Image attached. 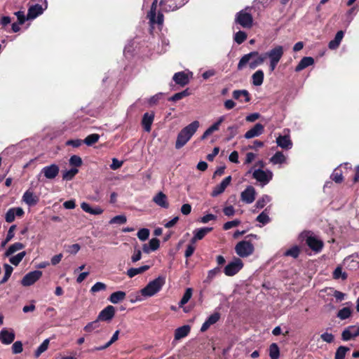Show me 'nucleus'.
Here are the masks:
<instances>
[{"label":"nucleus","instance_id":"f257e3e1","mask_svg":"<svg viewBox=\"0 0 359 359\" xmlns=\"http://www.w3.org/2000/svg\"><path fill=\"white\" fill-rule=\"evenodd\" d=\"M199 126V121H194L183 128L177 134L175 148L177 149L182 148L196 133Z\"/></svg>","mask_w":359,"mask_h":359},{"label":"nucleus","instance_id":"f03ea898","mask_svg":"<svg viewBox=\"0 0 359 359\" xmlns=\"http://www.w3.org/2000/svg\"><path fill=\"white\" fill-rule=\"evenodd\" d=\"M266 59L265 55H260L257 51H252L244 55L239 60L238 69L242 70L248 64L250 69H255L257 66L262 65Z\"/></svg>","mask_w":359,"mask_h":359},{"label":"nucleus","instance_id":"7ed1b4c3","mask_svg":"<svg viewBox=\"0 0 359 359\" xmlns=\"http://www.w3.org/2000/svg\"><path fill=\"white\" fill-rule=\"evenodd\" d=\"M165 283L164 276H158L156 279L150 281L144 288L140 290L142 296L150 297L158 293Z\"/></svg>","mask_w":359,"mask_h":359},{"label":"nucleus","instance_id":"20e7f679","mask_svg":"<svg viewBox=\"0 0 359 359\" xmlns=\"http://www.w3.org/2000/svg\"><path fill=\"white\" fill-rule=\"evenodd\" d=\"M283 55V48L281 46H276L265 54V57H268L270 60L269 67L271 72L275 69Z\"/></svg>","mask_w":359,"mask_h":359},{"label":"nucleus","instance_id":"39448f33","mask_svg":"<svg viewBox=\"0 0 359 359\" xmlns=\"http://www.w3.org/2000/svg\"><path fill=\"white\" fill-rule=\"evenodd\" d=\"M235 251L239 257H247L253 253L254 246L250 241H242L236 244Z\"/></svg>","mask_w":359,"mask_h":359},{"label":"nucleus","instance_id":"423d86ee","mask_svg":"<svg viewBox=\"0 0 359 359\" xmlns=\"http://www.w3.org/2000/svg\"><path fill=\"white\" fill-rule=\"evenodd\" d=\"M235 22L244 28H250L253 24V18L252 15L248 13L246 10H242L237 13Z\"/></svg>","mask_w":359,"mask_h":359},{"label":"nucleus","instance_id":"0eeeda50","mask_svg":"<svg viewBox=\"0 0 359 359\" xmlns=\"http://www.w3.org/2000/svg\"><path fill=\"white\" fill-rule=\"evenodd\" d=\"M304 235L306 237V244L312 250L316 252L321 251L323 247V242L320 239L312 234H310L309 232L302 233L301 236H303Z\"/></svg>","mask_w":359,"mask_h":359},{"label":"nucleus","instance_id":"6e6552de","mask_svg":"<svg viewBox=\"0 0 359 359\" xmlns=\"http://www.w3.org/2000/svg\"><path fill=\"white\" fill-rule=\"evenodd\" d=\"M243 266L242 260L239 258H234L229 262L224 269V272L227 276H232L236 274Z\"/></svg>","mask_w":359,"mask_h":359},{"label":"nucleus","instance_id":"1a4fd4ad","mask_svg":"<svg viewBox=\"0 0 359 359\" xmlns=\"http://www.w3.org/2000/svg\"><path fill=\"white\" fill-rule=\"evenodd\" d=\"M157 8V0H154L151 4V10L147 14L151 25L158 24L162 25L163 23V15L159 13L156 18V11Z\"/></svg>","mask_w":359,"mask_h":359},{"label":"nucleus","instance_id":"9d476101","mask_svg":"<svg viewBox=\"0 0 359 359\" xmlns=\"http://www.w3.org/2000/svg\"><path fill=\"white\" fill-rule=\"evenodd\" d=\"M42 276V271L36 270L27 273L21 280L23 286L27 287L35 283Z\"/></svg>","mask_w":359,"mask_h":359},{"label":"nucleus","instance_id":"9b49d317","mask_svg":"<svg viewBox=\"0 0 359 359\" xmlns=\"http://www.w3.org/2000/svg\"><path fill=\"white\" fill-rule=\"evenodd\" d=\"M252 176L258 182L262 183L263 185H265L272 179L273 173L270 170L257 169L253 172Z\"/></svg>","mask_w":359,"mask_h":359},{"label":"nucleus","instance_id":"f8f14e48","mask_svg":"<svg viewBox=\"0 0 359 359\" xmlns=\"http://www.w3.org/2000/svg\"><path fill=\"white\" fill-rule=\"evenodd\" d=\"M357 337H359V326L357 325H350L341 333V339L344 341H348Z\"/></svg>","mask_w":359,"mask_h":359},{"label":"nucleus","instance_id":"ddd939ff","mask_svg":"<svg viewBox=\"0 0 359 359\" xmlns=\"http://www.w3.org/2000/svg\"><path fill=\"white\" fill-rule=\"evenodd\" d=\"M192 72H180L174 74L172 79L178 85L184 86L189 83L190 78L192 77Z\"/></svg>","mask_w":359,"mask_h":359},{"label":"nucleus","instance_id":"4468645a","mask_svg":"<svg viewBox=\"0 0 359 359\" xmlns=\"http://www.w3.org/2000/svg\"><path fill=\"white\" fill-rule=\"evenodd\" d=\"M256 196V191L253 187L248 186L247 188L241 192V198L242 201L245 203L250 204L255 199Z\"/></svg>","mask_w":359,"mask_h":359},{"label":"nucleus","instance_id":"2eb2a0df","mask_svg":"<svg viewBox=\"0 0 359 359\" xmlns=\"http://www.w3.org/2000/svg\"><path fill=\"white\" fill-rule=\"evenodd\" d=\"M115 315V308L109 305L99 313L97 318L100 321H110Z\"/></svg>","mask_w":359,"mask_h":359},{"label":"nucleus","instance_id":"dca6fc26","mask_svg":"<svg viewBox=\"0 0 359 359\" xmlns=\"http://www.w3.org/2000/svg\"><path fill=\"white\" fill-rule=\"evenodd\" d=\"M60 171L59 166L56 164H51L48 166H45L41 170V173L44 175L46 178L48 180H53L58 175Z\"/></svg>","mask_w":359,"mask_h":359},{"label":"nucleus","instance_id":"f3484780","mask_svg":"<svg viewBox=\"0 0 359 359\" xmlns=\"http://www.w3.org/2000/svg\"><path fill=\"white\" fill-rule=\"evenodd\" d=\"M24 215V210L22 208H10L5 215V219L7 222L11 223L15 220V216L21 217Z\"/></svg>","mask_w":359,"mask_h":359},{"label":"nucleus","instance_id":"a211bd4d","mask_svg":"<svg viewBox=\"0 0 359 359\" xmlns=\"http://www.w3.org/2000/svg\"><path fill=\"white\" fill-rule=\"evenodd\" d=\"M231 176H228V177H225L219 184L217 185L214 188V189L212 190V192L211 194V196L215 197V196H217L222 194L224 191V190L226 189V188L229 185V184L231 183Z\"/></svg>","mask_w":359,"mask_h":359},{"label":"nucleus","instance_id":"6ab92c4d","mask_svg":"<svg viewBox=\"0 0 359 359\" xmlns=\"http://www.w3.org/2000/svg\"><path fill=\"white\" fill-rule=\"evenodd\" d=\"M264 126L261 123H256L253 128L248 130L245 134L246 139H251L261 135L264 132Z\"/></svg>","mask_w":359,"mask_h":359},{"label":"nucleus","instance_id":"aec40b11","mask_svg":"<svg viewBox=\"0 0 359 359\" xmlns=\"http://www.w3.org/2000/svg\"><path fill=\"white\" fill-rule=\"evenodd\" d=\"M153 201L161 208L167 209L169 207L168 198L162 191H159L154 196Z\"/></svg>","mask_w":359,"mask_h":359},{"label":"nucleus","instance_id":"412c9836","mask_svg":"<svg viewBox=\"0 0 359 359\" xmlns=\"http://www.w3.org/2000/svg\"><path fill=\"white\" fill-rule=\"evenodd\" d=\"M276 144L283 149H290L292 147V142L289 135H279L276 138Z\"/></svg>","mask_w":359,"mask_h":359},{"label":"nucleus","instance_id":"4be33fe9","mask_svg":"<svg viewBox=\"0 0 359 359\" xmlns=\"http://www.w3.org/2000/svg\"><path fill=\"white\" fill-rule=\"evenodd\" d=\"M212 230L211 227H203L194 231V236L191 239V243H195L197 241L203 239L206 234Z\"/></svg>","mask_w":359,"mask_h":359},{"label":"nucleus","instance_id":"5701e85b","mask_svg":"<svg viewBox=\"0 0 359 359\" xmlns=\"http://www.w3.org/2000/svg\"><path fill=\"white\" fill-rule=\"evenodd\" d=\"M220 318V314L218 312H215L210 315L208 319L204 322L201 327L202 332H205L212 325L216 323Z\"/></svg>","mask_w":359,"mask_h":359},{"label":"nucleus","instance_id":"b1692460","mask_svg":"<svg viewBox=\"0 0 359 359\" xmlns=\"http://www.w3.org/2000/svg\"><path fill=\"white\" fill-rule=\"evenodd\" d=\"M15 339V334L4 328L0 332V340L4 344H10Z\"/></svg>","mask_w":359,"mask_h":359},{"label":"nucleus","instance_id":"393cba45","mask_svg":"<svg viewBox=\"0 0 359 359\" xmlns=\"http://www.w3.org/2000/svg\"><path fill=\"white\" fill-rule=\"evenodd\" d=\"M22 201L29 206H34L38 203L39 197L32 191L27 190L22 196Z\"/></svg>","mask_w":359,"mask_h":359},{"label":"nucleus","instance_id":"a878e982","mask_svg":"<svg viewBox=\"0 0 359 359\" xmlns=\"http://www.w3.org/2000/svg\"><path fill=\"white\" fill-rule=\"evenodd\" d=\"M43 9L42 6L39 4H35L30 6L28 9L27 19L32 20L36 18L39 15L42 14Z\"/></svg>","mask_w":359,"mask_h":359},{"label":"nucleus","instance_id":"bb28decb","mask_svg":"<svg viewBox=\"0 0 359 359\" xmlns=\"http://www.w3.org/2000/svg\"><path fill=\"white\" fill-rule=\"evenodd\" d=\"M154 112H151V113L147 112L144 114L142 120V125L145 131H147V132L151 131V124L154 121Z\"/></svg>","mask_w":359,"mask_h":359},{"label":"nucleus","instance_id":"cd10ccee","mask_svg":"<svg viewBox=\"0 0 359 359\" xmlns=\"http://www.w3.org/2000/svg\"><path fill=\"white\" fill-rule=\"evenodd\" d=\"M81 208L84 212L93 215H100L103 212V210L101 208L98 206L92 208L88 203L86 202H83L81 204Z\"/></svg>","mask_w":359,"mask_h":359},{"label":"nucleus","instance_id":"c85d7f7f","mask_svg":"<svg viewBox=\"0 0 359 359\" xmlns=\"http://www.w3.org/2000/svg\"><path fill=\"white\" fill-rule=\"evenodd\" d=\"M233 97L236 100H240L243 102L241 99L243 97V101L245 102H248L250 100V96L248 90H236L233 92Z\"/></svg>","mask_w":359,"mask_h":359},{"label":"nucleus","instance_id":"c756f323","mask_svg":"<svg viewBox=\"0 0 359 359\" xmlns=\"http://www.w3.org/2000/svg\"><path fill=\"white\" fill-rule=\"evenodd\" d=\"M314 63V60L311 57H304L295 68L296 72H300Z\"/></svg>","mask_w":359,"mask_h":359},{"label":"nucleus","instance_id":"7c9ffc66","mask_svg":"<svg viewBox=\"0 0 359 359\" xmlns=\"http://www.w3.org/2000/svg\"><path fill=\"white\" fill-rule=\"evenodd\" d=\"M264 72L261 69L256 71L252 75V84L255 86H260L264 81Z\"/></svg>","mask_w":359,"mask_h":359},{"label":"nucleus","instance_id":"2f4dec72","mask_svg":"<svg viewBox=\"0 0 359 359\" xmlns=\"http://www.w3.org/2000/svg\"><path fill=\"white\" fill-rule=\"evenodd\" d=\"M344 37V32L339 31L335 35V37L333 40L330 41L328 47L330 49L334 50L337 48Z\"/></svg>","mask_w":359,"mask_h":359},{"label":"nucleus","instance_id":"473e14b6","mask_svg":"<svg viewBox=\"0 0 359 359\" xmlns=\"http://www.w3.org/2000/svg\"><path fill=\"white\" fill-rule=\"evenodd\" d=\"M190 332V327L189 325H184L178 327L175 332V339L179 340L188 335Z\"/></svg>","mask_w":359,"mask_h":359},{"label":"nucleus","instance_id":"72a5a7b5","mask_svg":"<svg viewBox=\"0 0 359 359\" xmlns=\"http://www.w3.org/2000/svg\"><path fill=\"white\" fill-rule=\"evenodd\" d=\"M149 269V266L144 265L139 268H130L127 271V276L129 278H133L134 276L141 274Z\"/></svg>","mask_w":359,"mask_h":359},{"label":"nucleus","instance_id":"f704fd0d","mask_svg":"<svg viewBox=\"0 0 359 359\" xmlns=\"http://www.w3.org/2000/svg\"><path fill=\"white\" fill-rule=\"evenodd\" d=\"M286 156L281 151H277L271 158L270 162L273 165L286 163Z\"/></svg>","mask_w":359,"mask_h":359},{"label":"nucleus","instance_id":"c9c22d12","mask_svg":"<svg viewBox=\"0 0 359 359\" xmlns=\"http://www.w3.org/2000/svg\"><path fill=\"white\" fill-rule=\"evenodd\" d=\"M126 294L123 291H117L111 294L109 300L112 304H117L126 298Z\"/></svg>","mask_w":359,"mask_h":359},{"label":"nucleus","instance_id":"e433bc0d","mask_svg":"<svg viewBox=\"0 0 359 359\" xmlns=\"http://www.w3.org/2000/svg\"><path fill=\"white\" fill-rule=\"evenodd\" d=\"M118 334H119V331L116 330L114 333V334L111 337V339L107 344H105L104 345H103L102 346L95 347L93 349H91L90 351L93 352V351H102V350L107 348L108 347H109L113 343H114L118 339Z\"/></svg>","mask_w":359,"mask_h":359},{"label":"nucleus","instance_id":"4c0bfd02","mask_svg":"<svg viewBox=\"0 0 359 359\" xmlns=\"http://www.w3.org/2000/svg\"><path fill=\"white\" fill-rule=\"evenodd\" d=\"M25 248V245L21 243H15L10 245V247L7 249L5 252V255L6 257H9L14 254L15 252Z\"/></svg>","mask_w":359,"mask_h":359},{"label":"nucleus","instance_id":"58836bf2","mask_svg":"<svg viewBox=\"0 0 359 359\" xmlns=\"http://www.w3.org/2000/svg\"><path fill=\"white\" fill-rule=\"evenodd\" d=\"M160 5L162 6V9L165 12H170L175 11L178 8V7L173 3L172 1L170 2L161 1Z\"/></svg>","mask_w":359,"mask_h":359},{"label":"nucleus","instance_id":"ea45409f","mask_svg":"<svg viewBox=\"0 0 359 359\" xmlns=\"http://www.w3.org/2000/svg\"><path fill=\"white\" fill-rule=\"evenodd\" d=\"M193 290L191 288H187L185 292L179 302V306L182 307L184 304H186L192 297Z\"/></svg>","mask_w":359,"mask_h":359},{"label":"nucleus","instance_id":"a19ab883","mask_svg":"<svg viewBox=\"0 0 359 359\" xmlns=\"http://www.w3.org/2000/svg\"><path fill=\"white\" fill-rule=\"evenodd\" d=\"M280 355V350L278 345L273 343L269 346V356L271 359H278Z\"/></svg>","mask_w":359,"mask_h":359},{"label":"nucleus","instance_id":"79ce46f5","mask_svg":"<svg viewBox=\"0 0 359 359\" xmlns=\"http://www.w3.org/2000/svg\"><path fill=\"white\" fill-rule=\"evenodd\" d=\"M4 270H5V273H4V277L2 278V279L0 281L1 284H4V283H6L8 281V280L11 277V273H12V272L13 271V267L11 266H10L9 264H5L4 265Z\"/></svg>","mask_w":359,"mask_h":359},{"label":"nucleus","instance_id":"37998d69","mask_svg":"<svg viewBox=\"0 0 359 359\" xmlns=\"http://www.w3.org/2000/svg\"><path fill=\"white\" fill-rule=\"evenodd\" d=\"M100 139V135L98 134H91L88 135L83 140V143L88 146H91L93 144L98 142Z\"/></svg>","mask_w":359,"mask_h":359},{"label":"nucleus","instance_id":"c03bdc74","mask_svg":"<svg viewBox=\"0 0 359 359\" xmlns=\"http://www.w3.org/2000/svg\"><path fill=\"white\" fill-rule=\"evenodd\" d=\"M78 172L79 170L77 168H72L69 170H65L62 173V178L64 180L67 181L72 180Z\"/></svg>","mask_w":359,"mask_h":359},{"label":"nucleus","instance_id":"a18cd8bd","mask_svg":"<svg viewBox=\"0 0 359 359\" xmlns=\"http://www.w3.org/2000/svg\"><path fill=\"white\" fill-rule=\"evenodd\" d=\"M352 311L348 307H344L338 311L337 317L341 320L347 319L351 316Z\"/></svg>","mask_w":359,"mask_h":359},{"label":"nucleus","instance_id":"49530a36","mask_svg":"<svg viewBox=\"0 0 359 359\" xmlns=\"http://www.w3.org/2000/svg\"><path fill=\"white\" fill-rule=\"evenodd\" d=\"M271 200V198L268 195H264L256 202L255 206L257 208H263Z\"/></svg>","mask_w":359,"mask_h":359},{"label":"nucleus","instance_id":"de8ad7c7","mask_svg":"<svg viewBox=\"0 0 359 359\" xmlns=\"http://www.w3.org/2000/svg\"><path fill=\"white\" fill-rule=\"evenodd\" d=\"M25 255H26V252L22 251L21 252H19L18 255L10 257L9 261L12 264H13L15 266H18L20 263V262L22 260V259L25 257Z\"/></svg>","mask_w":359,"mask_h":359},{"label":"nucleus","instance_id":"09e8293b","mask_svg":"<svg viewBox=\"0 0 359 359\" xmlns=\"http://www.w3.org/2000/svg\"><path fill=\"white\" fill-rule=\"evenodd\" d=\"M350 349L348 347L341 346H339L335 353V359H344L345 355Z\"/></svg>","mask_w":359,"mask_h":359},{"label":"nucleus","instance_id":"8fccbe9b","mask_svg":"<svg viewBox=\"0 0 359 359\" xmlns=\"http://www.w3.org/2000/svg\"><path fill=\"white\" fill-rule=\"evenodd\" d=\"M48 344H49V339H45L42 342V344L38 347V348L36 350V351L34 353L35 357L38 358V357H39V355L41 353L45 352L48 349Z\"/></svg>","mask_w":359,"mask_h":359},{"label":"nucleus","instance_id":"3c124183","mask_svg":"<svg viewBox=\"0 0 359 359\" xmlns=\"http://www.w3.org/2000/svg\"><path fill=\"white\" fill-rule=\"evenodd\" d=\"M299 248L297 245H294L290 249L286 250L284 253V255L287 257H292L293 258H297L299 255Z\"/></svg>","mask_w":359,"mask_h":359},{"label":"nucleus","instance_id":"603ef678","mask_svg":"<svg viewBox=\"0 0 359 359\" xmlns=\"http://www.w3.org/2000/svg\"><path fill=\"white\" fill-rule=\"evenodd\" d=\"M333 278L346 280L347 278V274L346 272L342 271L341 266H337L333 272Z\"/></svg>","mask_w":359,"mask_h":359},{"label":"nucleus","instance_id":"864d4df0","mask_svg":"<svg viewBox=\"0 0 359 359\" xmlns=\"http://www.w3.org/2000/svg\"><path fill=\"white\" fill-rule=\"evenodd\" d=\"M100 327V320L97 318L95 320L88 323L83 328L87 332H91Z\"/></svg>","mask_w":359,"mask_h":359},{"label":"nucleus","instance_id":"5fc2aeb1","mask_svg":"<svg viewBox=\"0 0 359 359\" xmlns=\"http://www.w3.org/2000/svg\"><path fill=\"white\" fill-rule=\"evenodd\" d=\"M220 272V269L218 267H216L213 269H211L208 272V275H207V277L205 278V280H204L205 283H210L212 279L217 275L219 274Z\"/></svg>","mask_w":359,"mask_h":359},{"label":"nucleus","instance_id":"6e6d98bb","mask_svg":"<svg viewBox=\"0 0 359 359\" xmlns=\"http://www.w3.org/2000/svg\"><path fill=\"white\" fill-rule=\"evenodd\" d=\"M127 222V218L124 215H120L114 217L109 221V224H123Z\"/></svg>","mask_w":359,"mask_h":359},{"label":"nucleus","instance_id":"4d7b16f0","mask_svg":"<svg viewBox=\"0 0 359 359\" xmlns=\"http://www.w3.org/2000/svg\"><path fill=\"white\" fill-rule=\"evenodd\" d=\"M267 209H265L262 213L257 217V221L262 224H268L270 222V218L266 212Z\"/></svg>","mask_w":359,"mask_h":359},{"label":"nucleus","instance_id":"13d9d810","mask_svg":"<svg viewBox=\"0 0 359 359\" xmlns=\"http://www.w3.org/2000/svg\"><path fill=\"white\" fill-rule=\"evenodd\" d=\"M247 39V34L245 32L238 31L234 35V41L238 43L241 44L244 42Z\"/></svg>","mask_w":359,"mask_h":359},{"label":"nucleus","instance_id":"bf43d9fd","mask_svg":"<svg viewBox=\"0 0 359 359\" xmlns=\"http://www.w3.org/2000/svg\"><path fill=\"white\" fill-rule=\"evenodd\" d=\"M107 288V285L102 282H97L94 284L90 288V292L96 293L100 291L105 290Z\"/></svg>","mask_w":359,"mask_h":359},{"label":"nucleus","instance_id":"052dcab7","mask_svg":"<svg viewBox=\"0 0 359 359\" xmlns=\"http://www.w3.org/2000/svg\"><path fill=\"white\" fill-rule=\"evenodd\" d=\"M149 230L146 228L141 229L138 231L137 236L140 241H144L149 236Z\"/></svg>","mask_w":359,"mask_h":359},{"label":"nucleus","instance_id":"680f3d73","mask_svg":"<svg viewBox=\"0 0 359 359\" xmlns=\"http://www.w3.org/2000/svg\"><path fill=\"white\" fill-rule=\"evenodd\" d=\"M189 95V93L187 90H183L180 93H175L173 95L169 100L173 102L181 100Z\"/></svg>","mask_w":359,"mask_h":359},{"label":"nucleus","instance_id":"e2e57ef3","mask_svg":"<svg viewBox=\"0 0 359 359\" xmlns=\"http://www.w3.org/2000/svg\"><path fill=\"white\" fill-rule=\"evenodd\" d=\"M331 178L337 183H340L343 180L341 171L339 170H334L331 175Z\"/></svg>","mask_w":359,"mask_h":359},{"label":"nucleus","instance_id":"0e129e2a","mask_svg":"<svg viewBox=\"0 0 359 359\" xmlns=\"http://www.w3.org/2000/svg\"><path fill=\"white\" fill-rule=\"evenodd\" d=\"M142 258V252L140 248L135 247L133 255L131 256V261L135 263L140 260Z\"/></svg>","mask_w":359,"mask_h":359},{"label":"nucleus","instance_id":"69168bd1","mask_svg":"<svg viewBox=\"0 0 359 359\" xmlns=\"http://www.w3.org/2000/svg\"><path fill=\"white\" fill-rule=\"evenodd\" d=\"M225 120L224 116H220L217 121L215 122L213 125H212L210 127L208 128V129L210 130V132L212 133L215 131H217L219 128V126L221 123Z\"/></svg>","mask_w":359,"mask_h":359},{"label":"nucleus","instance_id":"338daca9","mask_svg":"<svg viewBox=\"0 0 359 359\" xmlns=\"http://www.w3.org/2000/svg\"><path fill=\"white\" fill-rule=\"evenodd\" d=\"M69 163L71 165L81 166L82 164L81 158L76 155L72 156L69 158Z\"/></svg>","mask_w":359,"mask_h":359},{"label":"nucleus","instance_id":"774afa93","mask_svg":"<svg viewBox=\"0 0 359 359\" xmlns=\"http://www.w3.org/2000/svg\"><path fill=\"white\" fill-rule=\"evenodd\" d=\"M22 350V344L20 341L14 342L12 345V351L14 354L20 353Z\"/></svg>","mask_w":359,"mask_h":359}]
</instances>
